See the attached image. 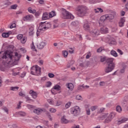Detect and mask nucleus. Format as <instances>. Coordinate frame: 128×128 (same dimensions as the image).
Instances as JSON below:
<instances>
[{
  "label": "nucleus",
  "mask_w": 128,
  "mask_h": 128,
  "mask_svg": "<svg viewBox=\"0 0 128 128\" xmlns=\"http://www.w3.org/2000/svg\"><path fill=\"white\" fill-rule=\"evenodd\" d=\"M14 54V52L7 50L4 54H2L1 58L9 60L10 61L8 64L12 62L14 64H18V60H20V58H22V55L18 54V52H16Z\"/></svg>",
  "instance_id": "obj_1"
},
{
  "label": "nucleus",
  "mask_w": 128,
  "mask_h": 128,
  "mask_svg": "<svg viewBox=\"0 0 128 128\" xmlns=\"http://www.w3.org/2000/svg\"><path fill=\"white\" fill-rule=\"evenodd\" d=\"M76 10L78 12V16L80 18L86 16L88 14V8L84 6H80L76 8Z\"/></svg>",
  "instance_id": "obj_2"
},
{
  "label": "nucleus",
  "mask_w": 128,
  "mask_h": 128,
  "mask_svg": "<svg viewBox=\"0 0 128 128\" xmlns=\"http://www.w3.org/2000/svg\"><path fill=\"white\" fill-rule=\"evenodd\" d=\"M31 74L32 76H40V72H42V68L38 66H32L31 68Z\"/></svg>",
  "instance_id": "obj_3"
},
{
  "label": "nucleus",
  "mask_w": 128,
  "mask_h": 128,
  "mask_svg": "<svg viewBox=\"0 0 128 128\" xmlns=\"http://www.w3.org/2000/svg\"><path fill=\"white\" fill-rule=\"evenodd\" d=\"M108 66L105 68V72L108 74L112 71V58H108L106 60Z\"/></svg>",
  "instance_id": "obj_4"
},
{
  "label": "nucleus",
  "mask_w": 128,
  "mask_h": 128,
  "mask_svg": "<svg viewBox=\"0 0 128 128\" xmlns=\"http://www.w3.org/2000/svg\"><path fill=\"white\" fill-rule=\"evenodd\" d=\"M106 20H108L110 22H112V14H108L102 16L100 18V22H104Z\"/></svg>",
  "instance_id": "obj_5"
},
{
  "label": "nucleus",
  "mask_w": 128,
  "mask_h": 128,
  "mask_svg": "<svg viewBox=\"0 0 128 128\" xmlns=\"http://www.w3.org/2000/svg\"><path fill=\"white\" fill-rule=\"evenodd\" d=\"M62 14L63 16L64 17V18L66 19H70L74 20V16L70 12H68L66 10L64 9L63 10V12L62 13Z\"/></svg>",
  "instance_id": "obj_6"
},
{
  "label": "nucleus",
  "mask_w": 128,
  "mask_h": 128,
  "mask_svg": "<svg viewBox=\"0 0 128 128\" xmlns=\"http://www.w3.org/2000/svg\"><path fill=\"white\" fill-rule=\"evenodd\" d=\"M70 112L74 116H78L80 112V108L78 106H76L70 108Z\"/></svg>",
  "instance_id": "obj_7"
},
{
  "label": "nucleus",
  "mask_w": 128,
  "mask_h": 128,
  "mask_svg": "<svg viewBox=\"0 0 128 128\" xmlns=\"http://www.w3.org/2000/svg\"><path fill=\"white\" fill-rule=\"evenodd\" d=\"M84 30L90 31V23L88 22L87 20L84 22Z\"/></svg>",
  "instance_id": "obj_8"
},
{
  "label": "nucleus",
  "mask_w": 128,
  "mask_h": 128,
  "mask_svg": "<svg viewBox=\"0 0 128 128\" xmlns=\"http://www.w3.org/2000/svg\"><path fill=\"white\" fill-rule=\"evenodd\" d=\"M91 34L92 36H94V38H96V36H98L100 35V30L97 29H94L92 30Z\"/></svg>",
  "instance_id": "obj_9"
},
{
  "label": "nucleus",
  "mask_w": 128,
  "mask_h": 128,
  "mask_svg": "<svg viewBox=\"0 0 128 128\" xmlns=\"http://www.w3.org/2000/svg\"><path fill=\"white\" fill-rule=\"evenodd\" d=\"M46 46V42H41L40 44H37V48L38 50H42Z\"/></svg>",
  "instance_id": "obj_10"
},
{
  "label": "nucleus",
  "mask_w": 128,
  "mask_h": 128,
  "mask_svg": "<svg viewBox=\"0 0 128 128\" xmlns=\"http://www.w3.org/2000/svg\"><path fill=\"white\" fill-rule=\"evenodd\" d=\"M29 94L31 95V96H32L33 98L36 99V98H38V94L33 90H30Z\"/></svg>",
  "instance_id": "obj_11"
},
{
  "label": "nucleus",
  "mask_w": 128,
  "mask_h": 128,
  "mask_svg": "<svg viewBox=\"0 0 128 128\" xmlns=\"http://www.w3.org/2000/svg\"><path fill=\"white\" fill-rule=\"evenodd\" d=\"M100 32L102 34H108V28H106V26H103L100 28Z\"/></svg>",
  "instance_id": "obj_12"
},
{
  "label": "nucleus",
  "mask_w": 128,
  "mask_h": 128,
  "mask_svg": "<svg viewBox=\"0 0 128 128\" xmlns=\"http://www.w3.org/2000/svg\"><path fill=\"white\" fill-rule=\"evenodd\" d=\"M124 22H126V18H120V22L118 23V26L120 28H122L124 26Z\"/></svg>",
  "instance_id": "obj_13"
},
{
  "label": "nucleus",
  "mask_w": 128,
  "mask_h": 128,
  "mask_svg": "<svg viewBox=\"0 0 128 128\" xmlns=\"http://www.w3.org/2000/svg\"><path fill=\"white\" fill-rule=\"evenodd\" d=\"M32 18L33 16L32 15L26 16L23 18V20H24V22H30V20H32Z\"/></svg>",
  "instance_id": "obj_14"
},
{
  "label": "nucleus",
  "mask_w": 128,
  "mask_h": 128,
  "mask_svg": "<svg viewBox=\"0 0 128 128\" xmlns=\"http://www.w3.org/2000/svg\"><path fill=\"white\" fill-rule=\"evenodd\" d=\"M46 22H41L40 24V26H39V28H40V30H42L44 28V30H46V29H47L48 28L46 27V26L45 25L44 26V24H46ZM44 26V27H43Z\"/></svg>",
  "instance_id": "obj_15"
},
{
  "label": "nucleus",
  "mask_w": 128,
  "mask_h": 128,
  "mask_svg": "<svg viewBox=\"0 0 128 128\" xmlns=\"http://www.w3.org/2000/svg\"><path fill=\"white\" fill-rule=\"evenodd\" d=\"M48 16H50V15H48V12H44L43 14L42 20H48Z\"/></svg>",
  "instance_id": "obj_16"
},
{
  "label": "nucleus",
  "mask_w": 128,
  "mask_h": 128,
  "mask_svg": "<svg viewBox=\"0 0 128 128\" xmlns=\"http://www.w3.org/2000/svg\"><path fill=\"white\" fill-rule=\"evenodd\" d=\"M112 112H111L110 114V116L105 120V122H110L112 121Z\"/></svg>",
  "instance_id": "obj_17"
},
{
  "label": "nucleus",
  "mask_w": 128,
  "mask_h": 128,
  "mask_svg": "<svg viewBox=\"0 0 128 128\" xmlns=\"http://www.w3.org/2000/svg\"><path fill=\"white\" fill-rule=\"evenodd\" d=\"M128 120L127 118H122L120 120L117 121L118 124H124V122H126Z\"/></svg>",
  "instance_id": "obj_18"
},
{
  "label": "nucleus",
  "mask_w": 128,
  "mask_h": 128,
  "mask_svg": "<svg viewBox=\"0 0 128 128\" xmlns=\"http://www.w3.org/2000/svg\"><path fill=\"white\" fill-rule=\"evenodd\" d=\"M61 122L62 124H68V120L66 118V116H64L61 118Z\"/></svg>",
  "instance_id": "obj_19"
},
{
  "label": "nucleus",
  "mask_w": 128,
  "mask_h": 128,
  "mask_svg": "<svg viewBox=\"0 0 128 128\" xmlns=\"http://www.w3.org/2000/svg\"><path fill=\"white\" fill-rule=\"evenodd\" d=\"M86 114L88 116H90V108H88V105L86 106Z\"/></svg>",
  "instance_id": "obj_20"
},
{
  "label": "nucleus",
  "mask_w": 128,
  "mask_h": 128,
  "mask_svg": "<svg viewBox=\"0 0 128 128\" xmlns=\"http://www.w3.org/2000/svg\"><path fill=\"white\" fill-rule=\"evenodd\" d=\"M94 12H96V14H98V12H104V10H102V8H95L94 9Z\"/></svg>",
  "instance_id": "obj_21"
},
{
  "label": "nucleus",
  "mask_w": 128,
  "mask_h": 128,
  "mask_svg": "<svg viewBox=\"0 0 128 128\" xmlns=\"http://www.w3.org/2000/svg\"><path fill=\"white\" fill-rule=\"evenodd\" d=\"M122 107L120 106H117L116 107V112L120 114V112H122Z\"/></svg>",
  "instance_id": "obj_22"
},
{
  "label": "nucleus",
  "mask_w": 128,
  "mask_h": 128,
  "mask_svg": "<svg viewBox=\"0 0 128 128\" xmlns=\"http://www.w3.org/2000/svg\"><path fill=\"white\" fill-rule=\"evenodd\" d=\"M10 32H4L2 34V38H8V36H10Z\"/></svg>",
  "instance_id": "obj_23"
},
{
  "label": "nucleus",
  "mask_w": 128,
  "mask_h": 128,
  "mask_svg": "<svg viewBox=\"0 0 128 128\" xmlns=\"http://www.w3.org/2000/svg\"><path fill=\"white\" fill-rule=\"evenodd\" d=\"M61 87L58 84H56L54 86V89L56 90H60Z\"/></svg>",
  "instance_id": "obj_24"
},
{
  "label": "nucleus",
  "mask_w": 128,
  "mask_h": 128,
  "mask_svg": "<svg viewBox=\"0 0 128 128\" xmlns=\"http://www.w3.org/2000/svg\"><path fill=\"white\" fill-rule=\"evenodd\" d=\"M67 88L69 90H72L74 88V84L72 83H68Z\"/></svg>",
  "instance_id": "obj_25"
},
{
  "label": "nucleus",
  "mask_w": 128,
  "mask_h": 128,
  "mask_svg": "<svg viewBox=\"0 0 128 128\" xmlns=\"http://www.w3.org/2000/svg\"><path fill=\"white\" fill-rule=\"evenodd\" d=\"M62 55L64 58H68V52L66 50L62 51Z\"/></svg>",
  "instance_id": "obj_26"
},
{
  "label": "nucleus",
  "mask_w": 128,
  "mask_h": 128,
  "mask_svg": "<svg viewBox=\"0 0 128 128\" xmlns=\"http://www.w3.org/2000/svg\"><path fill=\"white\" fill-rule=\"evenodd\" d=\"M26 106L29 110H34L36 108V106H34V105L30 104H27Z\"/></svg>",
  "instance_id": "obj_27"
},
{
  "label": "nucleus",
  "mask_w": 128,
  "mask_h": 128,
  "mask_svg": "<svg viewBox=\"0 0 128 128\" xmlns=\"http://www.w3.org/2000/svg\"><path fill=\"white\" fill-rule=\"evenodd\" d=\"M56 16V12L52 11L49 14V18H52Z\"/></svg>",
  "instance_id": "obj_28"
},
{
  "label": "nucleus",
  "mask_w": 128,
  "mask_h": 128,
  "mask_svg": "<svg viewBox=\"0 0 128 128\" xmlns=\"http://www.w3.org/2000/svg\"><path fill=\"white\" fill-rule=\"evenodd\" d=\"M28 12H30V14H34V12H36V10H32V8H28Z\"/></svg>",
  "instance_id": "obj_29"
},
{
  "label": "nucleus",
  "mask_w": 128,
  "mask_h": 128,
  "mask_svg": "<svg viewBox=\"0 0 128 128\" xmlns=\"http://www.w3.org/2000/svg\"><path fill=\"white\" fill-rule=\"evenodd\" d=\"M20 42H21L22 44H26V36L23 37L20 40Z\"/></svg>",
  "instance_id": "obj_30"
},
{
  "label": "nucleus",
  "mask_w": 128,
  "mask_h": 128,
  "mask_svg": "<svg viewBox=\"0 0 128 128\" xmlns=\"http://www.w3.org/2000/svg\"><path fill=\"white\" fill-rule=\"evenodd\" d=\"M113 18H118V15L116 12H112Z\"/></svg>",
  "instance_id": "obj_31"
},
{
  "label": "nucleus",
  "mask_w": 128,
  "mask_h": 128,
  "mask_svg": "<svg viewBox=\"0 0 128 128\" xmlns=\"http://www.w3.org/2000/svg\"><path fill=\"white\" fill-rule=\"evenodd\" d=\"M70 104H72V102H69L67 104H66L65 105L66 108H68L70 106Z\"/></svg>",
  "instance_id": "obj_32"
},
{
  "label": "nucleus",
  "mask_w": 128,
  "mask_h": 128,
  "mask_svg": "<svg viewBox=\"0 0 128 128\" xmlns=\"http://www.w3.org/2000/svg\"><path fill=\"white\" fill-rule=\"evenodd\" d=\"M31 49L33 50L34 51L38 52L36 49V46H34V42H32V46L31 47Z\"/></svg>",
  "instance_id": "obj_33"
},
{
  "label": "nucleus",
  "mask_w": 128,
  "mask_h": 128,
  "mask_svg": "<svg viewBox=\"0 0 128 128\" xmlns=\"http://www.w3.org/2000/svg\"><path fill=\"white\" fill-rule=\"evenodd\" d=\"M34 112L37 114H40V110L38 109H35L34 110Z\"/></svg>",
  "instance_id": "obj_34"
},
{
  "label": "nucleus",
  "mask_w": 128,
  "mask_h": 128,
  "mask_svg": "<svg viewBox=\"0 0 128 128\" xmlns=\"http://www.w3.org/2000/svg\"><path fill=\"white\" fill-rule=\"evenodd\" d=\"M50 86H52V82L50 81L48 82L46 84V88H50Z\"/></svg>",
  "instance_id": "obj_35"
},
{
  "label": "nucleus",
  "mask_w": 128,
  "mask_h": 128,
  "mask_svg": "<svg viewBox=\"0 0 128 128\" xmlns=\"http://www.w3.org/2000/svg\"><path fill=\"white\" fill-rule=\"evenodd\" d=\"M19 88L18 86H12V87H11L10 88V90H18Z\"/></svg>",
  "instance_id": "obj_36"
},
{
  "label": "nucleus",
  "mask_w": 128,
  "mask_h": 128,
  "mask_svg": "<svg viewBox=\"0 0 128 128\" xmlns=\"http://www.w3.org/2000/svg\"><path fill=\"white\" fill-rule=\"evenodd\" d=\"M48 76H49L50 78H54V74L52 73H48Z\"/></svg>",
  "instance_id": "obj_37"
},
{
  "label": "nucleus",
  "mask_w": 128,
  "mask_h": 128,
  "mask_svg": "<svg viewBox=\"0 0 128 128\" xmlns=\"http://www.w3.org/2000/svg\"><path fill=\"white\" fill-rule=\"evenodd\" d=\"M98 108V106H91L90 110H92V112H94Z\"/></svg>",
  "instance_id": "obj_38"
},
{
  "label": "nucleus",
  "mask_w": 128,
  "mask_h": 128,
  "mask_svg": "<svg viewBox=\"0 0 128 128\" xmlns=\"http://www.w3.org/2000/svg\"><path fill=\"white\" fill-rule=\"evenodd\" d=\"M105 110H106L105 108H100V110L98 111V112H99V114H102V112H104Z\"/></svg>",
  "instance_id": "obj_39"
},
{
  "label": "nucleus",
  "mask_w": 128,
  "mask_h": 128,
  "mask_svg": "<svg viewBox=\"0 0 128 128\" xmlns=\"http://www.w3.org/2000/svg\"><path fill=\"white\" fill-rule=\"evenodd\" d=\"M24 38V35L22 34H20L17 36L18 40H21L22 38Z\"/></svg>",
  "instance_id": "obj_40"
},
{
  "label": "nucleus",
  "mask_w": 128,
  "mask_h": 128,
  "mask_svg": "<svg viewBox=\"0 0 128 128\" xmlns=\"http://www.w3.org/2000/svg\"><path fill=\"white\" fill-rule=\"evenodd\" d=\"M16 8H18L17 4H14V5L11 6L12 10H16Z\"/></svg>",
  "instance_id": "obj_41"
},
{
  "label": "nucleus",
  "mask_w": 128,
  "mask_h": 128,
  "mask_svg": "<svg viewBox=\"0 0 128 128\" xmlns=\"http://www.w3.org/2000/svg\"><path fill=\"white\" fill-rule=\"evenodd\" d=\"M112 56H115V58L118 57V53H116V52L114 50H112Z\"/></svg>",
  "instance_id": "obj_42"
},
{
  "label": "nucleus",
  "mask_w": 128,
  "mask_h": 128,
  "mask_svg": "<svg viewBox=\"0 0 128 128\" xmlns=\"http://www.w3.org/2000/svg\"><path fill=\"white\" fill-rule=\"evenodd\" d=\"M99 84H100V86H106V82H100L99 83Z\"/></svg>",
  "instance_id": "obj_43"
},
{
  "label": "nucleus",
  "mask_w": 128,
  "mask_h": 128,
  "mask_svg": "<svg viewBox=\"0 0 128 128\" xmlns=\"http://www.w3.org/2000/svg\"><path fill=\"white\" fill-rule=\"evenodd\" d=\"M22 101H20L18 102V106L16 107V108H18V110L19 108H22V106H20L22 104Z\"/></svg>",
  "instance_id": "obj_44"
},
{
  "label": "nucleus",
  "mask_w": 128,
  "mask_h": 128,
  "mask_svg": "<svg viewBox=\"0 0 128 128\" xmlns=\"http://www.w3.org/2000/svg\"><path fill=\"white\" fill-rule=\"evenodd\" d=\"M19 114H20V116H25L26 112H19Z\"/></svg>",
  "instance_id": "obj_45"
},
{
  "label": "nucleus",
  "mask_w": 128,
  "mask_h": 128,
  "mask_svg": "<svg viewBox=\"0 0 128 128\" xmlns=\"http://www.w3.org/2000/svg\"><path fill=\"white\" fill-rule=\"evenodd\" d=\"M102 50H104V48H102V47H100L96 50V52H102Z\"/></svg>",
  "instance_id": "obj_46"
},
{
  "label": "nucleus",
  "mask_w": 128,
  "mask_h": 128,
  "mask_svg": "<svg viewBox=\"0 0 128 128\" xmlns=\"http://www.w3.org/2000/svg\"><path fill=\"white\" fill-rule=\"evenodd\" d=\"M46 115L48 116V118H50V120H52V116H50V112H47Z\"/></svg>",
  "instance_id": "obj_47"
},
{
  "label": "nucleus",
  "mask_w": 128,
  "mask_h": 128,
  "mask_svg": "<svg viewBox=\"0 0 128 128\" xmlns=\"http://www.w3.org/2000/svg\"><path fill=\"white\" fill-rule=\"evenodd\" d=\"M76 100H82V96L80 95H77L76 96Z\"/></svg>",
  "instance_id": "obj_48"
},
{
  "label": "nucleus",
  "mask_w": 128,
  "mask_h": 128,
  "mask_svg": "<svg viewBox=\"0 0 128 128\" xmlns=\"http://www.w3.org/2000/svg\"><path fill=\"white\" fill-rule=\"evenodd\" d=\"M43 124L46 126H48V120H44Z\"/></svg>",
  "instance_id": "obj_49"
},
{
  "label": "nucleus",
  "mask_w": 128,
  "mask_h": 128,
  "mask_svg": "<svg viewBox=\"0 0 128 128\" xmlns=\"http://www.w3.org/2000/svg\"><path fill=\"white\" fill-rule=\"evenodd\" d=\"M50 112H56V108H51L49 110Z\"/></svg>",
  "instance_id": "obj_50"
},
{
  "label": "nucleus",
  "mask_w": 128,
  "mask_h": 128,
  "mask_svg": "<svg viewBox=\"0 0 128 128\" xmlns=\"http://www.w3.org/2000/svg\"><path fill=\"white\" fill-rule=\"evenodd\" d=\"M78 24V22H72V26H76Z\"/></svg>",
  "instance_id": "obj_51"
},
{
  "label": "nucleus",
  "mask_w": 128,
  "mask_h": 128,
  "mask_svg": "<svg viewBox=\"0 0 128 128\" xmlns=\"http://www.w3.org/2000/svg\"><path fill=\"white\" fill-rule=\"evenodd\" d=\"M108 44H109L110 46H112V40H110V38H108Z\"/></svg>",
  "instance_id": "obj_52"
},
{
  "label": "nucleus",
  "mask_w": 128,
  "mask_h": 128,
  "mask_svg": "<svg viewBox=\"0 0 128 128\" xmlns=\"http://www.w3.org/2000/svg\"><path fill=\"white\" fill-rule=\"evenodd\" d=\"M117 52H118L121 56H122V54H124V52H122V50H120V49H118L117 50Z\"/></svg>",
  "instance_id": "obj_53"
},
{
  "label": "nucleus",
  "mask_w": 128,
  "mask_h": 128,
  "mask_svg": "<svg viewBox=\"0 0 128 128\" xmlns=\"http://www.w3.org/2000/svg\"><path fill=\"white\" fill-rule=\"evenodd\" d=\"M2 110H4L7 114H8V109L6 107H4L2 108Z\"/></svg>",
  "instance_id": "obj_54"
},
{
  "label": "nucleus",
  "mask_w": 128,
  "mask_h": 128,
  "mask_svg": "<svg viewBox=\"0 0 128 128\" xmlns=\"http://www.w3.org/2000/svg\"><path fill=\"white\" fill-rule=\"evenodd\" d=\"M38 2L40 4H44V0H39Z\"/></svg>",
  "instance_id": "obj_55"
},
{
  "label": "nucleus",
  "mask_w": 128,
  "mask_h": 128,
  "mask_svg": "<svg viewBox=\"0 0 128 128\" xmlns=\"http://www.w3.org/2000/svg\"><path fill=\"white\" fill-rule=\"evenodd\" d=\"M115 24V27L113 28V30H114L113 32H116V30H118V27H117L118 26L116 24Z\"/></svg>",
  "instance_id": "obj_56"
},
{
  "label": "nucleus",
  "mask_w": 128,
  "mask_h": 128,
  "mask_svg": "<svg viewBox=\"0 0 128 128\" xmlns=\"http://www.w3.org/2000/svg\"><path fill=\"white\" fill-rule=\"evenodd\" d=\"M34 33V30H30V32H29V36H33Z\"/></svg>",
  "instance_id": "obj_57"
},
{
  "label": "nucleus",
  "mask_w": 128,
  "mask_h": 128,
  "mask_svg": "<svg viewBox=\"0 0 128 128\" xmlns=\"http://www.w3.org/2000/svg\"><path fill=\"white\" fill-rule=\"evenodd\" d=\"M20 50H21V52H23L24 54H25V52H26V49L24 48H20Z\"/></svg>",
  "instance_id": "obj_58"
},
{
  "label": "nucleus",
  "mask_w": 128,
  "mask_h": 128,
  "mask_svg": "<svg viewBox=\"0 0 128 128\" xmlns=\"http://www.w3.org/2000/svg\"><path fill=\"white\" fill-rule=\"evenodd\" d=\"M106 116H108V114H104L102 116V120H104V118H106Z\"/></svg>",
  "instance_id": "obj_59"
},
{
  "label": "nucleus",
  "mask_w": 128,
  "mask_h": 128,
  "mask_svg": "<svg viewBox=\"0 0 128 128\" xmlns=\"http://www.w3.org/2000/svg\"><path fill=\"white\" fill-rule=\"evenodd\" d=\"M25 98L26 99V100H27V101H28V100H32L30 99V97H28V96H25Z\"/></svg>",
  "instance_id": "obj_60"
},
{
  "label": "nucleus",
  "mask_w": 128,
  "mask_h": 128,
  "mask_svg": "<svg viewBox=\"0 0 128 128\" xmlns=\"http://www.w3.org/2000/svg\"><path fill=\"white\" fill-rule=\"evenodd\" d=\"M19 96H26V94H23L22 92H19Z\"/></svg>",
  "instance_id": "obj_61"
},
{
  "label": "nucleus",
  "mask_w": 128,
  "mask_h": 128,
  "mask_svg": "<svg viewBox=\"0 0 128 128\" xmlns=\"http://www.w3.org/2000/svg\"><path fill=\"white\" fill-rule=\"evenodd\" d=\"M34 14H35L36 16H40V12H34Z\"/></svg>",
  "instance_id": "obj_62"
},
{
  "label": "nucleus",
  "mask_w": 128,
  "mask_h": 128,
  "mask_svg": "<svg viewBox=\"0 0 128 128\" xmlns=\"http://www.w3.org/2000/svg\"><path fill=\"white\" fill-rule=\"evenodd\" d=\"M112 42H113L112 44H114L115 46L118 44V42L114 39H113Z\"/></svg>",
  "instance_id": "obj_63"
},
{
  "label": "nucleus",
  "mask_w": 128,
  "mask_h": 128,
  "mask_svg": "<svg viewBox=\"0 0 128 128\" xmlns=\"http://www.w3.org/2000/svg\"><path fill=\"white\" fill-rule=\"evenodd\" d=\"M21 78H24L26 76V72H24L22 74L20 75Z\"/></svg>",
  "instance_id": "obj_64"
}]
</instances>
